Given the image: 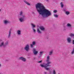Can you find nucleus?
I'll use <instances>...</instances> for the list:
<instances>
[{"label": "nucleus", "instance_id": "nucleus-36", "mask_svg": "<svg viewBox=\"0 0 74 74\" xmlns=\"http://www.w3.org/2000/svg\"><path fill=\"white\" fill-rule=\"evenodd\" d=\"M46 1H47L48 2V1H49V0H46Z\"/></svg>", "mask_w": 74, "mask_h": 74}, {"label": "nucleus", "instance_id": "nucleus-37", "mask_svg": "<svg viewBox=\"0 0 74 74\" xmlns=\"http://www.w3.org/2000/svg\"><path fill=\"white\" fill-rule=\"evenodd\" d=\"M44 74H47V72H45L44 73Z\"/></svg>", "mask_w": 74, "mask_h": 74}, {"label": "nucleus", "instance_id": "nucleus-4", "mask_svg": "<svg viewBox=\"0 0 74 74\" xmlns=\"http://www.w3.org/2000/svg\"><path fill=\"white\" fill-rule=\"evenodd\" d=\"M25 50L27 52H28L29 50L30 49L29 48V45H26L24 48Z\"/></svg>", "mask_w": 74, "mask_h": 74}, {"label": "nucleus", "instance_id": "nucleus-34", "mask_svg": "<svg viewBox=\"0 0 74 74\" xmlns=\"http://www.w3.org/2000/svg\"><path fill=\"white\" fill-rule=\"evenodd\" d=\"M49 73L50 74H51L52 72L51 71H49Z\"/></svg>", "mask_w": 74, "mask_h": 74}, {"label": "nucleus", "instance_id": "nucleus-9", "mask_svg": "<svg viewBox=\"0 0 74 74\" xmlns=\"http://www.w3.org/2000/svg\"><path fill=\"white\" fill-rule=\"evenodd\" d=\"M19 59H20V60H21L22 61H23V62H26V59L22 57H19Z\"/></svg>", "mask_w": 74, "mask_h": 74}, {"label": "nucleus", "instance_id": "nucleus-13", "mask_svg": "<svg viewBox=\"0 0 74 74\" xmlns=\"http://www.w3.org/2000/svg\"><path fill=\"white\" fill-rule=\"evenodd\" d=\"M17 33L18 36H21L22 34L21 33V31L20 30H18L17 31Z\"/></svg>", "mask_w": 74, "mask_h": 74}, {"label": "nucleus", "instance_id": "nucleus-3", "mask_svg": "<svg viewBox=\"0 0 74 74\" xmlns=\"http://www.w3.org/2000/svg\"><path fill=\"white\" fill-rule=\"evenodd\" d=\"M2 47H3L5 48L4 42L2 41V40H0V48H1Z\"/></svg>", "mask_w": 74, "mask_h": 74}, {"label": "nucleus", "instance_id": "nucleus-1", "mask_svg": "<svg viewBox=\"0 0 74 74\" xmlns=\"http://www.w3.org/2000/svg\"><path fill=\"white\" fill-rule=\"evenodd\" d=\"M37 11L40 15H41L43 18L47 17L51 15V12L48 10L45 9L44 5L40 3H38L36 5Z\"/></svg>", "mask_w": 74, "mask_h": 74}, {"label": "nucleus", "instance_id": "nucleus-26", "mask_svg": "<svg viewBox=\"0 0 74 74\" xmlns=\"http://www.w3.org/2000/svg\"><path fill=\"white\" fill-rule=\"evenodd\" d=\"M60 4L61 5V8H63V6H64L63 4V3L61 2Z\"/></svg>", "mask_w": 74, "mask_h": 74}, {"label": "nucleus", "instance_id": "nucleus-20", "mask_svg": "<svg viewBox=\"0 0 74 74\" xmlns=\"http://www.w3.org/2000/svg\"><path fill=\"white\" fill-rule=\"evenodd\" d=\"M31 26L33 28H34V27H36V26L34 25L33 24L31 23Z\"/></svg>", "mask_w": 74, "mask_h": 74}, {"label": "nucleus", "instance_id": "nucleus-11", "mask_svg": "<svg viewBox=\"0 0 74 74\" xmlns=\"http://www.w3.org/2000/svg\"><path fill=\"white\" fill-rule=\"evenodd\" d=\"M33 53L35 55H36L38 53V51H36V49H33Z\"/></svg>", "mask_w": 74, "mask_h": 74}, {"label": "nucleus", "instance_id": "nucleus-29", "mask_svg": "<svg viewBox=\"0 0 74 74\" xmlns=\"http://www.w3.org/2000/svg\"><path fill=\"white\" fill-rule=\"evenodd\" d=\"M57 10H54L53 12L54 13H56L57 12Z\"/></svg>", "mask_w": 74, "mask_h": 74}, {"label": "nucleus", "instance_id": "nucleus-14", "mask_svg": "<svg viewBox=\"0 0 74 74\" xmlns=\"http://www.w3.org/2000/svg\"><path fill=\"white\" fill-rule=\"evenodd\" d=\"M36 44V42L34 41L32 42V44L31 45V48H33V45H35Z\"/></svg>", "mask_w": 74, "mask_h": 74}, {"label": "nucleus", "instance_id": "nucleus-25", "mask_svg": "<svg viewBox=\"0 0 74 74\" xmlns=\"http://www.w3.org/2000/svg\"><path fill=\"white\" fill-rule=\"evenodd\" d=\"M53 53V51H51L49 53V55H51L52 54V53Z\"/></svg>", "mask_w": 74, "mask_h": 74}, {"label": "nucleus", "instance_id": "nucleus-22", "mask_svg": "<svg viewBox=\"0 0 74 74\" xmlns=\"http://www.w3.org/2000/svg\"><path fill=\"white\" fill-rule=\"evenodd\" d=\"M74 53V48H73V50L71 52V54L73 55Z\"/></svg>", "mask_w": 74, "mask_h": 74}, {"label": "nucleus", "instance_id": "nucleus-17", "mask_svg": "<svg viewBox=\"0 0 74 74\" xmlns=\"http://www.w3.org/2000/svg\"><path fill=\"white\" fill-rule=\"evenodd\" d=\"M24 2L25 3V4H27L28 5H30V4L29 2H27L26 1H24Z\"/></svg>", "mask_w": 74, "mask_h": 74}, {"label": "nucleus", "instance_id": "nucleus-27", "mask_svg": "<svg viewBox=\"0 0 74 74\" xmlns=\"http://www.w3.org/2000/svg\"><path fill=\"white\" fill-rule=\"evenodd\" d=\"M54 16L55 17H56V18H58V15L56 14H54Z\"/></svg>", "mask_w": 74, "mask_h": 74}, {"label": "nucleus", "instance_id": "nucleus-28", "mask_svg": "<svg viewBox=\"0 0 74 74\" xmlns=\"http://www.w3.org/2000/svg\"><path fill=\"white\" fill-rule=\"evenodd\" d=\"M53 74H56V71H55V70H53Z\"/></svg>", "mask_w": 74, "mask_h": 74}, {"label": "nucleus", "instance_id": "nucleus-15", "mask_svg": "<svg viewBox=\"0 0 74 74\" xmlns=\"http://www.w3.org/2000/svg\"><path fill=\"white\" fill-rule=\"evenodd\" d=\"M39 28L42 31H44V30H45V28L43 26H40Z\"/></svg>", "mask_w": 74, "mask_h": 74}, {"label": "nucleus", "instance_id": "nucleus-10", "mask_svg": "<svg viewBox=\"0 0 74 74\" xmlns=\"http://www.w3.org/2000/svg\"><path fill=\"white\" fill-rule=\"evenodd\" d=\"M67 41L68 43H71V39L70 37H68L67 39Z\"/></svg>", "mask_w": 74, "mask_h": 74}, {"label": "nucleus", "instance_id": "nucleus-32", "mask_svg": "<svg viewBox=\"0 0 74 74\" xmlns=\"http://www.w3.org/2000/svg\"><path fill=\"white\" fill-rule=\"evenodd\" d=\"M42 62V60H41L40 61H38V63H41Z\"/></svg>", "mask_w": 74, "mask_h": 74}, {"label": "nucleus", "instance_id": "nucleus-41", "mask_svg": "<svg viewBox=\"0 0 74 74\" xmlns=\"http://www.w3.org/2000/svg\"><path fill=\"white\" fill-rule=\"evenodd\" d=\"M1 12V10L0 9V12Z\"/></svg>", "mask_w": 74, "mask_h": 74}, {"label": "nucleus", "instance_id": "nucleus-30", "mask_svg": "<svg viewBox=\"0 0 74 74\" xmlns=\"http://www.w3.org/2000/svg\"><path fill=\"white\" fill-rule=\"evenodd\" d=\"M32 29L33 30V31L35 33V32H36V30H35V29H34V28H32Z\"/></svg>", "mask_w": 74, "mask_h": 74}, {"label": "nucleus", "instance_id": "nucleus-43", "mask_svg": "<svg viewBox=\"0 0 74 74\" xmlns=\"http://www.w3.org/2000/svg\"><path fill=\"white\" fill-rule=\"evenodd\" d=\"M48 38H47V39H48Z\"/></svg>", "mask_w": 74, "mask_h": 74}, {"label": "nucleus", "instance_id": "nucleus-24", "mask_svg": "<svg viewBox=\"0 0 74 74\" xmlns=\"http://www.w3.org/2000/svg\"><path fill=\"white\" fill-rule=\"evenodd\" d=\"M66 14L67 15H69L70 14V12H69L68 11H66Z\"/></svg>", "mask_w": 74, "mask_h": 74}, {"label": "nucleus", "instance_id": "nucleus-39", "mask_svg": "<svg viewBox=\"0 0 74 74\" xmlns=\"http://www.w3.org/2000/svg\"><path fill=\"white\" fill-rule=\"evenodd\" d=\"M64 11H66V10H64Z\"/></svg>", "mask_w": 74, "mask_h": 74}, {"label": "nucleus", "instance_id": "nucleus-6", "mask_svg": "<svg viewBox=\"0 0 74 74\" xmlns=\"http://www.w3.org/2000/svg\"><path fill=\"white\" fill-rule=\"evenodd\" d=\"M12 31V28H10L8 32V38H10L11 36V32Z\"/></svg>", "mask_w": 74, "mask_h": 74}, {"label": "nucleus", "instance_id": "nucleus-12", "mask_svg": "<svg viewBox=\"0 0 74 74\" xmlns=\"http://www.w3.org/2000/svg\"><path fill=\"white\" fill-rule=\"evenodd\" d=\"M23 12L22 11H21L19 12V15L20 16L23 17V16H25V15H23Z\"/></svg>", "mask_w": 74, "mask_h": 74}, {"label": "nucleus", "instance_id": "nucleus-18", "mask_svg": "<svg viewBox=\"0 0 74 74\" xmlns=\"http://www.w3.org/2000/svg\"><path fill=\"white\" fill-rule=\"evenodd\" d=\"M8 41L6 42L5 43V44H4L5 47H7V45H8Z\"/></svg>", "mask_w": 74, "mask_h": 74}, {"label": "nucleus", "instance_id": "nucleus-35", "mask_svg": "<svg viewBox=\"0 0 74 74\" xmlns=\"http://www.w3.org/2000/svg\"><path fill=\"white\" fill-rule=\"evenodd\" d=\"M36 59V57H34V58L33 59V60H35Z\"/></svg>", "mask_w": 74, "mask_h": 74}, {"label": "nucleus", "instance_id": "nucleus-23", "mask_svg": "<svg viewBox=\"0 0 74 74\" xmlns=\"http://www.w3.org/2000/svg\"><path fill=\"white\" fill-rule=\"evenodd\" d=\"M45 69V70H50L51 69L50 68H47V67H46Z\"/></svg>", "mask_w": 74, "mask_h": 74}, {"label": "nucleus", "instance_id": "nucleus-16", "mask_svg": "<svg viewBox=\"0 0 74 74\" xmlns=\"http://www.w3.org/2000/svg\"><path fill=\"white\" fill-rule=\"evenodd\" d=\"M43 52H44L43 51H41L40 52L39 56L38 57V58H41V56L42 55V53H43Z\"/></svg>", "mask_w": 74, "mask_h": 74}, {"label": "nucleus", "instance_id": "nucleus-42", "mask_svg": "<svg viewBox=\"0 0 74 74\" xmlns=\"http://www.w3.org/2000/svg\"><path fill=\"white\" fill-rule=\"evenodd\" d=\"M6 61H8V60H6Z\"/></svg>", "mask_w": 74, "mask_h": 74}, {"label": "nucleus", "instance_id": "nucleus-40", "mask_svg": "<svg viewBox=\"0 0 74 74\" xmlns=\"http://www.w3.org/2000/svg\"><path fill=\"white\" fill-rule=\"evenodd\" d=\"M32 13L33 14H34V12H33Z\"/></svg>", "mask_w": 74, "mask_h": 74}, {"label": "nucleus", "instance_id": "nucleus-33", "mask_svg": "<svg viewBox=\"0 0 74 74\" xmlns=\"http://www.w3.org/2000/svg\"><path fill=\"white\" fill-rule=\"evenodd\" d=\"M72 43L74 45V40H73Z\"/></svg>", "mask_w": 74, "mask_h": 74}, {"label": "nucleus", "instance_id": "nucleus-44", "mask_svg": "<svg viewBox=\"0 0 74 74\" xmlns=\"http://www.w3.org/2000/svg\"><path fill=\"white\" fill-rule=\"evenodd\" d=\"M0 74H1V73H0Z\"/></svg>", "mask_w": 74, "mask_h": 74}, {"label": "nucleus", "instance_id": "nucleus-2", "mask_svg": "<svg viewBox=\"0 0 74 74\" xmlns=\"http://www.w3.org/2000/svg\"><path fill=\"white\" fill-rule=\"evenodd\" d=\"M49 61V56H48L47 57V59L46 60V62L47 63L45 64L46 65H44L43 64H40V66L41 67H44L45 68L49 66H51V65H50L49 64H51V62Z\"/></svg>", "mask_w": 74, "mask_h": 74}, {"label": "nucleus", "instance_id": "nucleus-8", "mask_svg": "<svg viewBox=\"0 0 74 74\" xmlns=\"http://www.w3.org/2000/svg\"><path fill=\"white\" fill-rule=\"evenodd\" d=\"M11 22L8 20H5L4 21V25H7L8 23H10Z\"/></svg>", "mask_w": 74, "mask_h": 74}, {"label": "nucleus", "instance_id": "nucleus-38", "mask_svg": "<svg viewBox=\"0 0 74 74\" xmlns=\"http://www.w3.org/2000/svg\"><path fill=\"white\" fill-rule=\"evenodd\" d=\"M1 64H0V67H1Z\"/></svg>", "mask_w": 74, "mask_h": 74}, {"label": "nucleus", "instance_id": "nucleus-7", "mask_svg": "<svg viewBox=\"0 0 74 74\" xmlns=\"http://www.w3.org/2000/svg\"><path fill=\"white\" fill-rule=\"evenodd\" d=\"M66 27H68L69 30H71V28H72V25L69 23H68L67 24Z\"/></svg>", "mask_w": 74, "mask_h": 74}, {"label": "nucleus", "instance_id": "nucleus-31", "mask_svg": "<svg viewBox=\"0 0 74 74\" xmlns=\"http://www.w3.org/2000/svg\"><path fill=\"white\" fill-rule=\"evenodd\" d=\"M66 30V27L65 26L64 27V30Z\"/></svg>", "mask_w": 74, "mask_h": 74}, {"label": "nucleus", "instance_id": "nucleus-21", "mask_svg": "<svg viewBox=\"0 0 74 74\" xmlns=\"http://www.w3.org/2000/svg\"><path fill=\"white\" fill-rule=\"evenodd\" d=\"M70 36H71V37H74V34H73L72 33L70 34H69Z\"/></svg>", "mask_w": 74, "mask_h": 74}, {"label": "nucleus", "instance_id": "nucleus-19", "mask_svg": "<svg viewBox=\"0 0 74 74\" xmlns=\"http://www.w3.org/2000/svg\"><path fill=\"white\" fill-rule=\"evenodd\" d=\"M37 32L38 33H39L40 34H41V32L40 31V30H39L38 28L37 29Z\"/></svg>", "mask_w": 74, "mask_h": 74}, {"label": "nucleus", "instance_id": "nucleus-5", "mask_svg": "<svg viewBox=\"0 0 74 74\" xmlns=\"http://www.w3.org/2000/svg\"><path fill=\"white\" fill-rule=\"evenodd\" d=\"M25 16H23L21 17L20 18H19V21L20 22H24V19L25 18Z\"/></svg>", "mask_w": 74, "mask_h": 74}]
</instances>
